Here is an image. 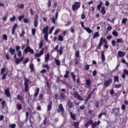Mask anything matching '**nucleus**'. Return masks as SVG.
I'll return each mask as SVG.
<instances>
[{
  "label": "nucleus",
  "instance_id": "f257e3e1",
  "mask_svg": "<svg viewBox=\"0 0 128 128\" xmlns=\"http://www.w3.org/2000/svg\"><path fill=\"white\" fill-rule=\"evenodd\" d=\"M44 48H42L40 51V52L39 54H34V56L36 58V60L37 62H40V56H42V54H44Z\"/></svg>",
  "mask_w": 128,
  "mask_h": 128
},
{
  "label": "nucleus",
  "instance_id": "f03ea898",
  "mask_svg": "<svg viewBox=\"0 0 128 128\" xmlns=\"http://www.w3.org/2000/svg\"><path fill=\"white\" fill-rule=\"evenodd\" d=\"M54 50H56L57 52H58L60 56H62L64 53V47L62 46H60L58 49V45H56L54 48Z\"/></svg>",
  "mask_w": 128,
  "mask_h": 128
},
{
  "label": "nucleus",
  "instance_id": "7ed1b4c3",
  "mask_svg": "<svg viewBox=\"0 0 128 128\" xmlns=\"http://www.w3.org/2000/svg\"><path fill=\"white\" fill-rule=\"evenodd\" d=\"M80 8V2H74L72 6V10H73V12H76V10H78Z\"/></svg>",
  "mask_w": 128,
  "mask_h": 128
},
{
  "label": "nucleus",
  "instance_id": "20e7f679",
  "mask_svg": "<svg viewBox=\"0 0 128 128\" xmlns=\"http://www.w3.org/2000/svg\"><path fill=\"white\" fill-rule=\"evenodd\" d=\"M30 82V80L24 78V91L26 92H30L28 90V82Z\"/></svg>",
  "mask_w": 128,
  "mask_h": 128
},
{
  "label": "nucleus",
  "instance_id": "39448f33",
  "mask_svg": "<svg viewBox=\"0 0 128 128\" xmlns=\"http://www.w3.org/2000/svg\"><path fill=\"white\" fill-rule=\"evenodd\" d=\"M24 52L25 54H28V52H30V54H34V50L30 48V46L26 47V48L24 50Z\"/></svg>",
  "mask_w": 128,
  "mask_h": 128
},
{
  "label": "nucleus",
  "instance_id": "423d86ee",
  "mask_svg": "<svg viewBox=\"0 0 128 128\" xmlns=\"http://www.w3.org/2000/svg\"><path fill=\"white\" fill-rule=\"evenodd\" d=\"M112 82V78H109L108 80L104 81V86L106 88H108L110 86V84Z\"/></svg>",
  "mask_w": 128,
  "mask_h": 128
},
{
  "label": "nucleus",
  "instance_id": "0eeeda50",
  "mask_svg": "<svg viewBox=\"0 0 128 128\" xmlns=\"http://www.w3.org/2000/svg\"><path fill=\"white\" fill-rule=\"evenodd\" d=\"M16 98L18 100H19V102H20L22 104H24V96H22L20 94H18L16 96Z\"/></svg>",
  "mask_w": 128,
  "mask_h": 128
},
{
  "label": "nucleus",
  "instance_id": "6e6552de",
  "mask_svg": "<svg viewBox=\"0 0 128 128\" xmlns=\"http://www.w3.org/2000/svg\"><path fill=\"white\" fill-rule=\"evenodd\" d=\"M59 110H57V112L58 114L62 112V114H64V106L62 104H60L58 106Z\"/></svg>",
  "mask_w": 128,
  "mask_h": 128
},
{
  "label": "nucleus",
  "instance_id": "1a4fd4ad",
  "mask_svg": "<svg viewBox=\"0 0 128 128\" xmlns=\"http://www.w3.org/2000/svg\"><path fill=\"white\" fill-rule=\"evenodd\" d=\"M18 25L16 23H15L12 26V36L14 34V33L16 32V28H18Z\"/></svg>",
  "mask_w": 128,
  "mask_h": 128
},
{
  "label": "nucleus",
  "instance_id": "9d476101",
  "mask_svg": "<svg viewBox=\"0 0 128 128\" xmlns=\"http://www.w3.org/2000/svg\"><path fill=\"white\" fill-rule=\"evenodd\" d=\"M112 114H114L115 116H117V114H118V112H120V108H114L112 110Z\"/></svg>",
  "mask_w": 128,
  "mask_h": 128
},
{
  "label": "nucleus",
  "instance_id": "9b49d317",
  "mask_svg": "<svg viewBox=\"0 0 128 128\" xmlns=\"http://www.w3.org/2000/svg\"><path fill=\"white\" fill-rule=\"evenodd\" d=\"M52 109V101L50 100L47 106V112H50Z\"/></svg>",
  "mask_w": 128,
  "mask_h": 128
},
{
  "label": "nucleus",
  "instance_id": "f8f14e48",
  "mask_svg": "<svg viewBox=\"0 0 128 128\" xmlns=\"http://www.w3.org/2000/svg\"><path fill=\"white\" fill-rule=\"evenodd\" d=\"M118 58H124V56H126V52H124L122 51H118Z\"/></svg>",
  "mask_w": 128,
  "mask_h": 128
},
{
  "label": "nucleus",
  "instance_id": "ddd939ff",
  "mask_svg": "<svg viewBox=\"0 0 128 128\" xmlns=\"http://www.w3.org/2000/svg\"><path fill=\"white\" fill-rule=\"evenodd\" d=\"M4 94L7 98H10V88L5 89Z\"/></svg>",
  "mask_w": 128,
  "mask_h": 128
},
{
  "label": "nucleus",
  "instance_id": "4468645a",
  "mask_svg": "<svg viewBox=\"0 0 128 128\" xmlns=\"http://www.w3.org/2000/svg\"><path fill=\"white\" fill-rule=\"evenodd\" d=\"M48 26H46L42 30V33L44 34H48Z\"/></svg>",
  "mask_w": 128,
  "mask_h": 128
},
{
  "label": "nucleus",
  "instance_id": "2eb2a0df",
  "mask_svg": "<svg viewBox=\"0 0 128 128\" xmlns=\"http://www.w3.org/2000/svg\"><path fill=\"white\" fill-rule=\"evenodd\" d=\"M92 124V120L90 119L88 122L85 124L84 126L88 128V126H90V124Z\"/></svg>",
  "mask_w": 128,
  "mask_h": 128
},
{
  "label": "nucleus",
  "instance_id": "dca6fc26",
  "mask_svg": "<svg viewBox=\"0 0 128 128\" xmlns=\"http://www.w3.org/2000/svg\"><path fill=\"white\" fill-rule=\"evenodd\" d=\"M9 52H10L11 56H14L16 54V50L10 47L9 49Z\"/></svg>",
  "mask_w": 128,
  "mask_h": 128
},
{
  "label": "nucleus",
  "instance_id": "f3484780",
  "mask_svg": "<svg viewBox=\"0 0 128 128\" xmlns=\"http://www.w3.org/2000/svg\"><path fill=\"white\" fill-rule=\"evenodd\" d=\"M100 32H96L93 36V40L97 38H100Z\"/></svg>",
  "mask_w": 128,
  "mask_h": 128
},
{
  "label": "nucleus",
  "instance_id": "a211bd4d",
  "mask_svg": "<svg viewBox=\"0 0 128 128\" xmlns=\"http://www.w3.org/2000/svg\"><path fill=\"white\" fill-rule=\"evenodd\" d=\"M70 116L72 120H76V114H73L72 112H70Z\"/></svg>",
  "mask_w": 128,
  "mask_h": 128
},
{
  "label": "nucleus",
  "instance_id": "6ab92c4d",
  "mask_svg": "<svg viewBox=\"0 0 128 128\" xmlns=\"http://www.w3.org/2000/svg\"><path fill=\"white\" fill-rule=\"evenodd\" d=\"M101 58L102 62H106V56H104V51L102 52Z\"/></svg>",
  "mask_w": 128,
  "mask_h": 128
},
{
  "label": "nucleus",
  "instance_id": "aec40b11",
  "mask_svg": "<svg viewBox=\"0 0 128 128\" xmlns=\"http://www.w3.org/2000/svg\"><path fill=\"white\" fill-rule=\"evenodd\" d=\"M102 40H101L99 41V43L98 44V46L96 47L97 50H100L102 48Z\"/></svg>",
  "mask_w": 128,
  "mask_h": 128
},
{
  "label": "nucleus",
  "instance_id": "412c9836",
  "mask_svg": "<svg viewBox=\"0 0 128 128\" xmlns=\"http://www.w3.org/2000/svg\"><path fill=\"white\" fill-rule=\"evenodd\" d=\"M16 108L18 110H21L22 109V106L21 104L19 103L16 104Z\"/></svg>",
  "mask_w": 128,
  "mask_h": 128
},
{
  "label": "nucleus",
  "instance_id": "4be33fe9",
  "mask_svg": "<svg viewBox=\"0 0 128 128\" xmlns=\"http://www.w3.org/2000/svg\"><path fill=\"white\" fill-rule=\"evenodd\" d=\"M38 94H40V88H36V92L34 94V98H36L38 96Z\"/></svg>",
  "mask_w": 128,
  "mask_h": 128
},
{
  "label": "nucleus",
  "instance_id": "5701e85b",
  "mask_svg": "<svg viewBox=\"0 0 128 128\" xmlns=\"http://www.w3.org/2000/svg\"><path fill=\"white\" fill-rule=\"evenodd\" d=\"M84 30H86V32H87L88 34H92V29H90V28L88 27H86V28H84Z\"/></svg>",
  "mask_w": 128,
  "mask_h": 128
},
{
  "label": "nucleus",
  "instance_id": "b1692460",
  "mask_svg": "<svg viewBox=\"0 0 128 128\" xmlns=\"http://www.w3.org/2000/svg\"><path fill=\"white\" fill-rule=\"evenodd\" d=\"M74 95L76 96L78 100H84V99L82 98V97L81 96H80V94L75 93Z\"/></svg>",
  "mask_w": 128,
  "mask_h": 128
},
{
  "label": "nucleus",
  "instance_id": "393cba45",
  "mask_svg": "<svg viewBox=\"0 0 128 128\" xmlns=\"http://www.w3.org/2000/svg\"><path fill=\"white\" fill-rule=\"evenodd\" d=\"M67 104L70 108H72V102H71L70 100L68 101Z\"/></svg>",
  "mask_w": 128,
  "mask_h": 128
},
{
  "label": "nucleus",
  "instance_id": "a878e982",
  "mask_svg": "<svg viewBox=\"0 0 128 128\" xmlns=\"http://www.w3.org/2000/svg\"><path fill=\"white\" fill-rule=\"evenodd\" d=\"M24 34H26V32H24V28H22L21 33L20 34V38H22V37L24 36Z\"/></svg>",
  "mask_w": 128,
  "mask_h": 128
},
{
  "label": "nucleus",
  "instance_id": "bb28decb",
  "mask_svg": "<svg viewBox=\"0 0 128 128\" xmlns=\"http://www.w3.org/2000/svg\"><path fill=\"white\" fill-rule=\"evenodd\" d=\"M100 12H102V14H106V8L104 6L101 7Z\"/></svg>",
  "mask_w": 128,
  "mask_h": 128
},
{
  "label": "nucleus",
  "instance_id": "cd10ccee",
  "mask_svg": "<svg viewBox=\"0 0 128 128\" xmlns=\"http://www.w3.org/2000/svg\"><path fill=\"white\" fill-rule=\"evenodd\" d=\"M50 54L48 53L46 56H45V62L50 60Z\"/></svg>",
  "mask_w": 128,
  "mask_h": 128
},
{
  "label": "nucleus",
  "instance_id": "c85d7f7f",
  "mask_svg": "<svg viewBox=\"0 0 128 128\" xmlns=\"http://www.w3.org/2000/svg\"><path fill=\"white\" fill-rule=\"evenodd\" d=\"M68 74H70V71L69 70H66L65 74L64 76V78H69L70 76H68Z\"/></svg>",
  "mask_w": 128,
  "mask_h": 128
},
{
  "label": "nucleus",
  "instance_id": "c756f323",
  "mask_svg": "<svg viewBox=\"0 0 128 128\" xmlns=\"http://www.w3.org/2000/svg\"><path fill=\"white\" fill-rule=\"evenodd\" d=\"M60 98H62V100H66V95L64 92H61L60 93Z\"/></svg>",
  "mask_w": 128,
  "mask_h": 128
},
{
  "label": "nucleus",
  "instance_id": "7c9ffc66",
  "mask_svg": "<svg viewBox=\"0 0 128 128\" xmlns=\"http://www.w3.org/2000/svg\"><path fill=\"white\" fill-rule=\"evenodd\" d=\"M120 82V78L118 76H114V82Z\"/></svg>",
  "mask_w": 128,
  "mask_h": 128
},
{
  "label": "nucleus",
  "instance_id": "2f4dec72",
  "mask_svg": "<svg viewBox=\"0 0 128 128\" xmlns=\"http://www.w3.org/2000/svg\"><path fill=\"white\" fill-rule=\"evenodd\" d=\"M74 126L75 128H80V122H74Z\"/></svg>",
  "mask_w": 128,
  "mask_h": 128
},
{
  "label": "nucleus",
  "instance_id": "473e14b6",
  "mask_svg": "<svg viewBox=\"0 0 128 128\" xmlns=\"http://www.w3.org/2000/svg\"><path fill=\"white\" fill-rule=\"evenodd\" d=\"M112 34L114 36H116V38H118V32H116V30H114L112 32Z\"/></svg>",
  "mask_w": 128,
  "mask_h": 128
},
{
  "label": "nucleus",
  "instance_id": "72a5a7b5",
  "mask_svg": "<svg viewBox=\"0 0 128 128\" xmlns=\"http://www.w3.org/2000/svg\"><path fill=\"white\" fill-rule=\"evenodd\" d=\"M16 16H14L10 18V22H14L16 20Z\"/></svg>",
  "mask_w": 128,
  "mask_h": 128
},
{
  "label": "nucleus",
  "instance_id": "f704fd0d",
  "mask_svg": "<svg viewBox=\"0 0 128 128\" xmlns=\"http://www.w3.org/2000/svg\"><path fill=\"white\" fill-rule=\"evenodd\" d=\"M102 2H100L99 4L97 6V10H100V8H102Z\"/></svg>",
  "mask_w": 128,
  "mask_h": 128
},
{
  "label": "nucleus",
  "instance_id": "c9c22d12",
  "mask_svg": "<svg viewBox=\"0 0 128 128\" xmlns=\"http://www.w3.org/2000/svg\"><path fill=\"white\" fill-rule=\"evenodd\" d=\"M55 64L56 66H60V61L58 60L55 59Z\"/></svg>",
  "mask_w": 128,
  "mask_h": 128
},
{
  "label": "nucleus",
  "instance_id": "e433bc0d",
  "mask_svg": "<svg viewBox=\"0 0 128 128\" xmlns=\"http://www.w3.org/2000/svg\"><path fill=\"white\" fill-rule=\"evenodd\" d=\"M42 68H46V70H50V66H48V64H44L42 66Z\"/></svg>",
  "mask_w": 128,
  "mask_h": 128
},
{
  "label": "nucleus",
  "instance_id": "4c0bfd02",
  "mask_svg": "<svg viewBox=\"0 0 128 128\" xmlns=\"http://www.w3.org/2000/svg\"><path fill=\"white\" fill-rule=\"evenodd\" d=\"M71 76H72L73 82H76V74L74 72H71Z\"/></svg>",
  "mask_w": 128,
  "mask_h": 128
},
{
  "label": "nucleus",
  "instance_id": "58836bf2",
  "mask_svg": "<svg viewBox=\"0 0 128 128\" xmlns=\"http://www.w3.org/2000/svg\"><path fill=\"white\" fill-rule=\"evenodd\" d=\"M91 82H90V79L86 80V83L87 86H90Z\"/></svg>",
  "mask_w": 128,
  "mask_h": 128
},
{
  "label": "nucleus",
  "instance_id": "ea45409f",
  "mask_svg": "<svg viewBox=\"0 0 128 128\" xmlns=\"http://www.w3.org/2000/svg\"><path fill=\"white\" fill-rule=\"evenodd\" d=\"M58 40L59 42H63L64 40V37L60 35H58Z\"/></svg>",
  "mask_w": 128,
  "mask_h": 128
},
{
  "label": "nucleus",
  "instance_id": "a19ab883",
  "mask_svg": "<svg viewBox=\"0 0 128 128\" xmlns=\"http://www.w3.org/2000/svg\"><path fill=\"white\" fill-rule=\"evenodd\" d=\"M30 68L32 72L34 70V64H30Z\"/></svg>",
  "mask_w": 128,
  "mask_h": 128
},
{
  "label": "nucleus",
  "instance_id": "79ce46f5",
  "mask_svg": "<svg viewBox=\"0 0 128 128\" xmlns=\"http://www.w3.org/2000/svg\"><path fill=\"white\" fill-rule=\"evenodd\" d=\"M36 28H33L32 30V36H36Z\"/></svg>",
  "mask_w": 128,
  "mask_h": 128
},
{
  "label": "nucleus",
  "instance_id": "37998d69",
  "mask_svg": "<svg viewBox=\"0 0 128 128\" xmlns=\"http://www.w3.org/2000/svg\"><path fill=\"white\" fill-rule=\"evenodd\" d=\"M116 42L124 44V40H122V38H118L116 40Z\"/></svg>",
  "mask_w": 128,
  "mask_h": 128
},
{
  "label": "nucleus",
  "instance_id": "c03bdc74",
  "mask_svg": "<svg viewBox=\"0 0 128 128\" xmlns=\"http://www.w3.org/2000/svg\"><path fill=\"white\" fill-rule=\"evenodd\" d=\"M17 8H24V4H20L17 5Z\"/></svg>",
  "mask_w": 128,
  "mask_h": 128
},
{
  "label": "nucleus",
  "instance_id": "a18cd8bd",
  "mask_svg": "<svg viewBox=\"0 0 128 128\" xmlns=\"http://www.w3.org/2000/svg\"><path fill=\"white\" fill-rule=\"evenodd\" d=\"M102 40V43L104 42V44H108V42H106V38L104 39V38H101L100 40Z\"/></svg>",
  "mask_w": 128,
  "mask_h": 128
},
{
  "label": "nucleus",
  "instance_id": "49530a36",
  "mask_svg": "<svg viewBox=\"0 0 128 128\" xmlns=\"http://www.w3.org/2000/svg\"><path fill=\"white\" fill-rule=\"evenodd\" d=\"M2 38L4 40H6H6H8V36L6 34H4L2 36Z\"/></svg>",
  "mask_w": 128,
  "mask_h": 128
},
{
  "label": "nucleus",
  "instance_id": "de8ad7c7",
  "mask_svg": "<svg viewBox=\"0 0 128 128\" xmlns=\"http://www.w3.org/2000/svg\"><path fill=\"white\" fill-rule=\"evenodd\" d=\"M28 60H30L28 59V58H26V59L24 60L22 64H28Z\"/></svg>",
  "mask_w": 128,
  "mask_h": 128
},
{
  "label": "nucleus",
  "instance_id": "09e8293b",
  "mask_svg": "<svg viewBox=\"0 0 128 128\" xmlns=\"http://www.w3.org/2000/svg\"><path fill=\"white\" fill-rule=\"evenodd\" d=\"M24 18V15H22V16H18V20L20 21V22H22V18Z\"/></svg>",
  "mask_w": 128,
  "mask_h": 128
},
{
  "label": "nucleus",
  "instance_id": "8fccbe9b",
  "mask_svg": "<svg viewBox=\"0 0 128 128\" xmlns=\"http://www.w3.org/2000/svg\"><path fill=\"white\" fill-rule=\"evenodd\" d=\"M126 22H128V19H126V18H124L122 20V24H126Z\"/></svg>",
  "mask_w": 128,
  "mask_h": 128
},
{
  "label": "nucleus",
  "instance_id": "3c124183",
  "mask_svg": "<svg viewBox=\"0 0 128 128\" xmlns=\"http://www.w3.org/2000/svg\"><path fill=\"white\" fill-rule=\"evenodd\" d=\"M75 56L76 58H80V51L78 50L76 51L75 53Z\"/></svg>",
  "mask_w": 128,
  "mask_h": 128
},
{
  "label": "nucleus",
  "instance_id": "603ef678",
  "mask_svg": "<svg viewBox=\"0 0 128 128\" xmlns=\"http://www.w3.org/2000/svg\"><path fill=\"white\" fill-rule=\"evenodd\" d=\"M1 104L2 106V110H4V106L6 104V101L3 100L2 102H1Z\"/></svg>",
  "mask_w": 128,
  "mask_h": 128
},
{
  "label": "nucleus",
  "instance_id": "864d4df0",
  "mask_svg": "<svg viewBox=\"0 0 128 128\" xmlns=\"http://www.w3.org/2000/svg\"><path fill=\"white\" fill-rule=\"evenodd\" d=\"M122 86V84H116L114 85V88H120Z\"/></svg>",
  "mask_w": 128,
  "mask_h": 128
},
{
  "label": "nucleus",
  "instance_id": "5fc2aeb1",
  "mask_svg": "<svg viewBox=\"0 0 128 128\" xmlns=\"http://www.w3.org/2000/svg\"><path fill=\"white\" fill-rule=\"evenodd\" d=\"M46 122H48V118H46V117L44 118V120L43 121V124L44 126H46Z\"/></svg>",
  "mask_w": 128,
  "mask_h": 128
},
{
  "label": "nucleus",
  "instance_id": "6e6d98bb",
  "mask_svg": "<svg viewBox=\"0 0 128 128\" xmlns=\"http://www.w3.org/2000/svg\"><path fill=\"white\" fill-rule=\"evenodd\" d=\"M51 20L52 24H56V18H54V17H52L51 18Z\"/></svg>",
  "mask_w": 128,
  "mask_h": 128
},
{
  "label": "nucleus",
  "instance_id": "4d7b16f0",
  "mask_svg": "<svg viewBox=\"0 0 128 128\" xmlns=\"http://www.w3.org/2000/svg\"><path fill=\"white\" fill-rule=\"evenodd\" d=\"M47 5H48V8H50V6H52V0H48Z\"/></svg>",
  "mask_w": 128,
  "mask_h": 128
},
{
  "label": "nucleus",
  "instance_id": "13d9d810",
  "mask_svg": "<svg viewBox=\"0 0 128 128\" xmlns=\"http://www.w3.org/2000/svg\"><path fill=\"white\" fill-rule=\"evenodd\" d=\"M10 128H16V125L15 124H11L9 126Z\"/></svg>",
  "mask_w": 128,
  "mask_h": 128
},
{
  "label": "nucleus",
  "instance_id": "bf43d9fd",
  "mask_svg": "<svg viewBox=\"0 0 128 128\" xmlns=\"http://www.w3.org/2000/svg\"><path fill=\"white\" fill-rule=\"evenodd\" d=\"M34 24L35 28H38V21H34Z\"/></svg>",
  "mask_w": 128,
  "mask_h": 128
},
{
  "label": "nucleus",
  "instance_id": "052dcab7",
  "mask_svg": "<svg viewBox=\"0 0 128 128\" xmlns=\"http://www.w3.org/2000/svg\"><path fill=\"white\" fill-rule=\"evenodd\" d=\"M15 62L16 64H18L20 62V58H16L15 60Z\"/></svg>",
  "mask_w": 128,
  "mask_h": 128
},
{
  "label": "nucleus",
  "instance_id": "680f3d73",
  "mask_svg": "<svg viewBox=\"0 0 128 128\" xmlns=\"http://www.w3.org/2000/svg\"><path fill=\"white\" fill-rule=\"evenodd\" d=\"M93 94H94V90L90 92V93L88 95L87 98L90 100L92 97V96Z\"/></svg>",
  "mask_w": 128,
  "mask_h": 128
},
{
  "label": "nucleus",
  "instance_id": "e2e57ef3",
  "mask_svg": "<svg viewBox=\"0 0 128 128\" xmlns=\"http://www.w3.org/2000/svg\"><path fill=\"white\" fill-rule=\"evenodd\" d=\"M111 43L112 46H116V40H112Z\"/></svg>",
  "mask_w": 128,
  "mask_h": 128
},
{
  "label": "nucleus",
  "instance_id": "0e129e2a",
  "mask_svg": "<svg viewBox=\"0 0 128 128\" xmlns=\"http://www.w3.org/2000/svg\"><path fill=\"white\" fill-rule=\"evenodd\" d=\"M44 46V43L42 42V41H41L39 44V48H42Z\"/></svg>",
  "mask_w": 128,
  "mask_h": 128
},
{
  "label": "nucleus",
  "instance_id": "69168bd1",
  "mask_svg": "<svg viewBox=\"0 0 128 128\" xmlns=\"http://www.w3.org/2000/svg\"><path fill=\"white\" fill-rule=\"evenodd\" d=\"M4 72H6V68H2L1 72H0L1 74H3Z\"/></svg>",
  "mask_w": 128,
  "mask_h": 128
},
{
  "label": "nucleus",
  "instance_id": "338daca9",
  "mask_svg": "<svg viewBox=\"0 0 128 128\" xmlns=\"http://www.w3.org/2000/svg\"><path fill=\"white\" fill-rule=\"evenodd\" d=\"M81 18L82 20H84L86 18V14H84V12H83L81 16Z\"/></svg>",
  "mask_w": 128,
  "mask_h": 128
},
{
  "label": "nucleus",
  "instance_id": "774afa93",
  "mask_svg": "<svg viewBox=\"0 0 128 128\" xmlns=\"http://www.w3.org/2000/svg\"><path fill=\"white\" fill-rule=\"evenodd\" d=\"M18 56L19 58H20V56H22V51L20 50L18 51Z\"/></svg>",
  "mask_w": 128,
  "mask_h": 128
}]
</instances>
